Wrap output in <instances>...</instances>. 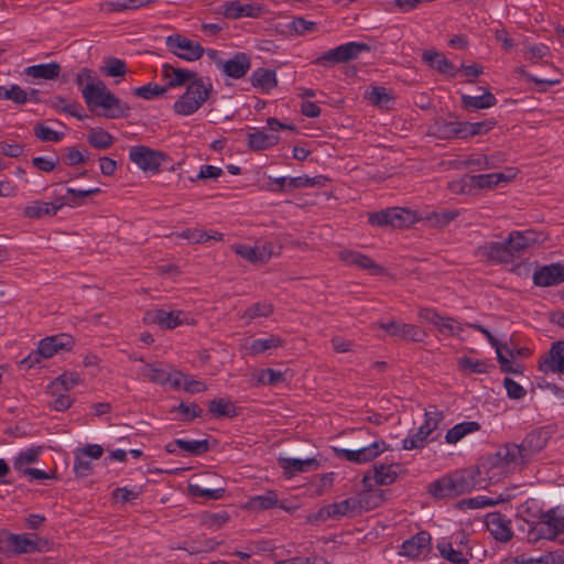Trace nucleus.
<instances>
[{
  "mask_svg": "<svg viewBox=\"0 0 564 564\" xmlns=\"http://www.w3.org/2000/svg\"><path fill=\"white\" fill-rule=\"evenodd\" d=\"M544 238L543 232L535 230H513L503 242H486L478 248V251L488 260L498 263H510L513 262L516 257L522 256L531 246L543 242Z\"/></svg>",
  "mask_w": 564,
  "mask_h": 564,
  "instance_id": "obj_1",
  "label": "nucleus"
},
{
  "mask_svg": "<svg viewBox=\"0 0 564 564\" xmlns=\"http://www.w3.org/2000/svg\"><path fill=\"white\" fill-rule=\"evenodd\" d=\"M479 470L475 466L456 470L452 475H445L429 486V492L437 499L453 498L468 494L476 488H486Z\"/></svg>",
  "mask_w": 564,
  "mask_h": 564,
  "instance_id": "obj_2",
  "label": "nucleus"
},
{
  "mask_svg": "<svg viewBox=\"0 0 564 564\" xmlns=\"http://www.w3.org/2000/svg\"><path fill=\"white\" fill-rule=\"evenodd\" d=\"M82 95L90 111L101 108L102 111L97 112L99 116L107 119H127L130 116L131 107L117 97L102 80L85 86Z\"/></svg>",
  "mask_w": 564,
  "mask_h": 564,
  "instance_id": "obj_3",
  "label": "nucleus"
},
{
  "mask_svg": "<svg viewBox=\"0 0 564 564\" xmlns=\"http://www.w3.org/2000/svg\"><path fill=\"white\" fill-rule=\"evenodd\" d=\"M552 436L551 426H540L529 432L520 444L508 443L511 448L510 459L518 460V467L528 466L534 457L546 447Z\"/></svg>",
  "mask_w": 564,
  "mask_h": 564,
  "instance_id": "obj_4",
  "label": "nucleus"
},
{
  "mask_svg": "<svg viewBox=\"0 0 564 564\" xmlns=\"http://www.w3.org/2000/svg\"><path fill=\"white\" fill-rule=\"evenodd\" d=\"M511 448L506 443L499 451L492 454H486L478 459L476 469L479 470L480 477L486 486L497 484L508 474L509 466L513 464L518 466L517 459H510Z\"/></svg>",
  "mask_w": 564,
  "mask_h": 564,
  "instance_id": "obj_5",
  "label": "nucleus"
},
{
  "mask_svg": "<svg viewBox=\"0 0 564 564\" xmlns=\"http://www.w3.org/2000/svg\"><path fill=\"white\" fill-rule=\"evenodd\" d=\"M74 345V338L68 334H57L45 337L40 340L37 349L23 358L19 362V366L20 368L30 369L41 364L42 359H48L61 350H72Z\"/></svg>",
  "mask_w": 564,
  "mask_h": 564,
  "instance_id": "obj_6",
  "label": "nucleus"
},
{
  "mask_svg": "<svg viewBox=\"0 0 564 564\" xmlns=\"http://www.w3.org/2000/svg\"><path fill=\"white\" fill-rule=\"evenodd\" d=\"M419 220H423L422 216H419L417 212L406 207H388L379 212L369 214L368 223L375 227H387L403 229L415 224Z\"/></svg>",
  "mask_w": 564,
  "mask_h": 564,
  "instance_id": "obj_7",
  "label": "nucleus"
},
{
  "mask_svg": "<svg viewBox=\"0 0 564 564\" xmlns=\"http://www.w3.org/2000/svg\"><path fill=\"white\" fill-rule=\"evenodd\" d=\"M129 160L143 172L156 174L161 172V165L169 160V155L147 145H134L129 150Z\"/></svg>",
  "mask_w": 564,
  "mask_h": 564,
  "instance_id": "obj_8",
  "label": "nucleus"
},
{
  "mask_svg": "<svg viewBox=\"0 0 564 564\" xmlns=\"http://www.w3.org/2000/svg\"><path fill=\"white\" fill-rule=\"evenodd\" d=\"M370 50L371 47L369 44L348 42L326 51L314 61V64L325 67L333 66L338 63L355 59L361 52H369Z\"/></svg>",
  "mask_w": 564,
  "mask_h": 564,
  "instance_id": "obj_9",
  "label": "nucleus"
},
{
  "mask_svg": "<svg viewBox=\"0 0 564 564\" xmlns=\"http://www.w3.org/2000/svg\"><path fill=\"white\" fill-rule=\"evenodd\" d=\"M425 420L423 425L419 427V430L409 434L406 438L402 441V449L412 451L424 447V443L427 437L438 427V424L444 419V413L442 411H426Z\"/></svg>",
  "mask_w": 564,
  "mask_h": 564,
  "instance_id": "obj_10",
  "label": "nucleus"
},
{
  "mask_svg": "<svg viewBox=\"0 0 564 564\" xmlns=\"http://www.w3.org/2000/svg\"><path fill=\"white\" fill-rule=\"evenodd\" d=\"M426 134L438 140L464 139L463 121L453 112L447 117H435L429 124Z\"/></svg>",
  "mask_w": 564,
  "mask_h": 564,
  "instance_id": "obj_11",
  "label": "nucleus"
},
{
  "mask_svg": "<svg viewBox=\"0 0 564 564\" xmlns=\"http://www.w3.org/2000/svg\"><path fill=\"white\" fill-rule=\"evenodd\" d=\"M388 449H390V446L387 445L384 441H375L370 445L361 446L356 449L333 448L337 458L346 459L355 464L369 463Z\"/></svg>",
  "mask_w": 564,
  "mask_h": 564,
  "instance_id": "obj_12",
  "label": "nucleus"
},
{
  "mask_svg": "<svg viewBox=\"0 0 564 564\" xmlns=\"http://www.w3.org/2000/svg\"><path fill=\"white\" fill-rule=\"evenodd\" d=\"M165 43L171 53L184 61H197L205 53V48L198 42H194L181 34L167 36Z\"/></svg>",
  "mask_w": 564,
  "mask_h": 564,
  "instance_id": "obj_13",
  "label": "nucleus"
},
{
  "mask_svg": "<svg viewBox=\"0 0 564 564\" xmlns=\"http://www.w3.org/2000/svg\"><path fill=\"white\" fill-rule=\"evenodd\" d=\"M377 325L380 329L384 330L388 336L404 340L422 343L426 337V333L419 326L400 323L394 319L388 322L379 321Z\"/></svg>",
  "mask_w": 564,
  "mask_h": 564,
  "instance_id": "obj_14",
  "label": "nucleus"
},
{
  "mask_svg": "<svg viewBox=\"0 0 564 564\" xmlns=\"http://www.w3.org/2000/svg\"><path fill=\"white\" fill-rule=\"evenodd\" d=\"M431 551V534L427 531H420L402 543L400 554L409 558H425Z\"/></svg>",
  "mask_w": 564,
  "mask_h": 564,
  "instance_id": "obj_15",
  "label": "nucleus"
},
{
  "mask_svg": "<svg viewBox=\"0 0 564 564\" xmlns=\"http://www.w3.org/2000/svg\"><path fill=\"white\" fill-rule=\"evenodd\" d=\"M539 370L547 372H560L564 375V340L552 343L547 352L539 359Z\"/></svg>",
  "mask_w": 564,
  "mask_h": 564,
  "instance_id": "obj_16",
  "label": "nucleus"
},
{
  "mask_svg": "<svg viewBox=\"0 0 564 564\" xmlns=\"http://www.w3.org/2000/svg\"><path fill=\"white\" fill-rule=\"evenodd\" d=\"M485 524L494 539L499 542L506 543L513 536L510 519H507V517L499 511L487 513Z\"/></svg>",
  "mask_w": 564,
  "mask_h": 564,
  "instance_id": "obj_17",
  "label": "nucleus"
},
{
  "mask_svg": "<svg viewBox=\"0 0 564 564\" xmlns=\"http://www.w3.org/2000/svg\"><path fill=\"white\" fill-rule=\"evenodd\" d=\"M338 257L345 263L367 270L372 275H382L386 272L382 265L376 263L370 257L359 251L343 249L339 251Z\"/></svg>",
  "mask_w": 564,
  "mask_h": 564,
  "instance_id": "obj_18",
  "label": "nucleus"
},
{
  "mask_svg": "<svg viewBox=\"0 0 564 564\" xmlns=\"http://www.w3.org/2000/svg\"><path fill=\"white\" fill-rule=\"evenodd\" d=\"M221 9L224 17L230 20L259 18L263 13V8L260 4L241 3L237 0L224 2Z\"/></svg>",
  "mask_w": 564,
  "mask_h": 564,
  "instance_id": "obj_19",
  "label": "nucleus"
},
{
  "mask_svg": "<svg viewBox=\"0 0 564 564\" xmlns=\"http://www.w3.org/2000/svg\"><path fill=\"white\" fill-rule=\"evenodd\" d=\"M562 282H564V264L561 262L543 265L533 273V283L536 286L546 288Z\"/></svg>",
  "mask_w": 564,
  "mask_h": 564,
  "instance_id": "obj_20",
  "label": "nucleus"
},
{
  "mask_svg": "<svg viewBox=\"0 0 564 564\" xmlns=\"http://www.w3.org/2000/svg\"><path fill=\"white\" fill-rule=\"evenodd\" d=\"M422 61L430 68L435 69L440 74L447 75L448 77H456L458 69L453 62L436 50H426L422 53Z\"/></svg>",
  "mask_w": 564,
  "mask_h": 564,
  "instance_id": "obj_21",
  "label": "nucleus"
},
{
  "mask_svg": "<svg viewBox=\"0 0 564 564\" xmlns=\"http://www.w3.org/2000/svg\"><path fill=\"white\" fill-rule=\"evenodd\" d=\"M251 67L250 56L243 52L236 53L231 58L221 64L220 70L230 78H242Z\"/></svg>",
  "mask_w": 564,
  "mask_h": 564,
  "instance_id": "obj_22",
  "label": "nucleus"
},
{
  "mask_svg": "<svg viewBox=\"0 0 564 564\" xmlns=\"http://www.w3.org/2000/svg\"><path fill=\"white\" fill-rule=\"evenodd\" d=\"M182 311L166 312L164 310H153L145 313L144 321L147 323L158 324L165 329H173L183 324Z\"/></svg>",
  "mask_w": 564,
  "mask_h": 564,
  "instance_id": "obj_23",
  "label": "nucleus"
},
{
  "mask_svg": "<svg viewBox=\"0 0 564 564\" xmlns=\"http://www.w3.org/2000/svg\"><path fill=\"white\" fill-rule=\"evenodd\" d=\"M162 75L164 78L170 79L165 85L169 90L173 87L184 86L187 83L189 84L198 74L186 68L174 67L166 63L162 66Z\"/></svg>",
  "mask_w": 564,
  "mask_h": 564,
  "instance_id": "obj_24",
  "label": "nucleus"
},
{
  "mask_svg": "<svg viewBox=\"0 0 564 564\" xmlns=\"http://www.w3.org/2000/svg\"><path fill=\"white\" fill-rule=\"evenodd\" d=\"M192 89L186 88L185 93L182 94L173 105V110L176 115L191 116L195 113L204 102H206V95L199 97V100L192 96Z\"/></svg>",
  "mask_w": 564,
  "mask_h": 564,
  "instance_id": "obj_25",
  "label": "nucleus"
},
{
  "mask_svg": "<svg viewBox=\"0 0 564 564\" xmlns=\"http://www.w3.org/2000/svg\"><path fill=\"white\" fill-rule=\"evenodd\" d=\"M251 85L260 89L261 93L268 94L278 86L276 74L274 69L259 67L250 75Z\"/></svg>",
  "mask_w": 564,
  "mask_h": 564,
  "instance_id": "obj_26",
  "label": "nucleus"
},
{
  "mask_svg": "<svg viewBox=\"0 0 564 564\" xmlns=\"http://www.w3.org/2000/svg\"><path fill=\"white\" fill-rule=\"evenodd\" d=\"M279 465L284 469V475L291 477L295 473L315 470L319 463L314 457L306 459L281 457Z\"/></svg>",
  "mask_w": 564,
  "mask_h": 564,
  "instance_id": "obj_27",
  "label": "nucleus"
},
{
  "mask_svg": "<svg viewBox=\"0 0 564 564\" xmlns=\"http://www.w3.org/2000/svg\"><path fill=\"white\" fill-rule=\"evenodd\" d=\"M62 67L57 62L31 65L24 68V74L35 79L53 80L59 77Z\"/></svg>",
  "mask_w": 564,
  "mask_h": 564,
  "instance_id": "obj_28",
  "label": "nucleus"
},
{
  "mask_svg": "<svg viewBox=\"0 0 564 564\" xmlns=\"http://www.w3.org/2000/svg\"><path fill=\"white\" fill-rule=\"evenodd\" d=\"M209 487H203L199 484H188L187 491L188 495L194 498H204L205 500H219L224 498L226 494V488L224 486H219L218 482H212Z\"/></svg>",
  "mask_w": 564,
  "mask_h": 564,
  "instance_id": "obj_29",
  "label": "nucleus"
},
{
  "mask_svg": "<svg viewBox=\"0 0 564 564\" xmlns=\"http://www.w3.org/2000/svg\"><path fill=\"white\" fill-rule=\"evenodd\" d=\"M484 94L481 96H469V95H463L462 100V107L464 109H488L494 107L497 104L496 96L487 88H482Z\"/></svg>",
  "mask_w": 564,
  "mask_h": 564,
  "instance_id": "obj_30",
  "label": "nucleus"
},
{
  "mask_svg": "<svg viewBox=\"0 0 564 564\" xmlns=\"http://www.w3.org/2000/svg\"><path fill=\"white\" fill-rule=\"evenodd\" d=\"M175 444L178 446L180 449L184 451L189 456H202L205 453L209 452L217 444V441L214 440L213 444H210L208 438H205V440L176 438Z\"/></svg>",
  "mask_w": 564,
  "mask_h": 564,
  "instance_id": "obj_31",
  "label": "nucleus"
},
{
  "mask_svg": "<svg viewBox=\"0 0 564 564\" xmlns=\"http://www.w3.org/2000/svg\"><path fill=\"white\" fill-rule=\"evenodd\" d=\"M280 141L278 134H270L263 130L248 133V147L253 151H262L276 145Z\"/></svg>",
  "mask_w": 564,
  "mask_h": 564,
  "instance_id": "obj_32",
  "label": "nucleus"
},
{
  "mask_svg": "<svg viewBox=\"0 0 564 564\" xmlns=\"http://www.w3.org/2000/svg\"><path fill=\"white\" fill-rule=\"evenodd\" d=\"M209 413L216 417H235L238 415L236 405L228 398H215L208 402Z\"/></svg>",
  "mask_w": 564,
  "mask_h": 564,
  "instance_id": "obj_33",
  "label": "nucleus"
},
{
  "mask_svg": "<svg viewBox=\"0 0 564 564\" xmlns=\"http://www.w3.org/2000/svg\"><path fill=\"white\" fill-rule=\"evenodd\" d=\"M480 430V424L476 421H466L454 425L446 432L445 441L448 444H456L466 435Z\"/></svg>",
  "mask_w": 564,
  "mask_h": 564,
  "instance_id": "obj_34",
  "label": "nucleus"
},
{
  "mask_svg": "<svg viewBox=\"0 0 564 564\" xmlns=\"http://www.w3.org/2000/svg\"><path fill=\"white\" fill-rule=\"evenodd\" d=\"M80 381V376L77 372L65 371L55 378L47 387L48 392L55 395L58 391L67 392Z\"/></svg>",
  "mask_w": 564,
  "mask_h": 564,
  "instance_id": "obj_35",
  "label": "nucleus"
},
{
  "mask_svg": "<svg viewBox=\"0 0 564 564\" xmlns=\"http://www.w3.org/2000/svg\"><path fill=\"white\" fill-rule=\"evenodd\" d=\"M541 539L556 541L551 523L539 518L528 531V541L535 543Z\"/></svg>",
  "mask_w": 564,
  "mask_h": 564,
  "instance_id": "obj_36",
  "label": "nucleus"
},
{
  "mask_svg": "<svg viewBox=\"0 0 564 564\" xmlns=\"http://www.w3.org/2000/svg\"><path fill=\"white\" fill-rule=\"evenodd\" d=\"M362 484L365 490L357 495L358 501H360V512L369 511L378 508L380 506V500L373 496L371 492V477L369 475H364Z\"/></svg>",
  "mask_w": 564,
  "mask_h": 564,
  "instance_id": "obj_37",
  "label": "nucleus"
},
{
  "mask_svg": "<svg viewBox=\"0 0 564 564\" xmlns=\"http://www.w3.org/2000/svg\"><path fill=\"white\" fill-rule=\"evenodd\" d=\"M285 344V339L279 335H270L267 338L253 339L249 350L251 355H259L269 349L282 347Z\"/></svg>",
  "mask_w": 564,
  "mask_h": 564,
  "instance_id": "obj_38",
  "label": "nucleus"
},
{
  "mask_svg": "<svg viewBox=\"0 0 564 564\" xmlns=\"http://www.w3.org/2000/svg\"><path fill=\"white\" fill-rule=\"evenodd\" d=\"M496 124L497 120L495 118H489L474 123L463 121L464 139L485 134L494 129Z\"/></svg>",
  "mask_w": 564,
  "mask_h": 564,
  "instance_id": "obj_39",
  "label": "nucleus"
},
{
  "mask_svg": "<svg viewBox=\"0 0 564 564\" xmlns=\"http://www.w3.org/2000/svg\"><path fill=\"white\" fill-rule=\"evenodd\" d=\"M505 499L500 495L498 499H492L486 496H477L473 498L462 499L456 503V508L460 510L465 509H479L484 507H494L500 502H503Z\"/></svg>",
  "mask_w": 564,
  "mask_h": 564,
  "instance_id": "obj_40",
  "label": "nucleus"
},
{
  "mask_svg": "<svg viewBox=\"0 0 564 564\" xmlns=\"http://www.w3.org/2000/svg\"><path fill=\"white\" fill-rule=\"evenodd\" d=\"M42 452V446H34L20 452L13 459V468L18 471H21L23 468H28L26 465L37 463Z\"/></svg>",
  "mask_w": 564,
  "mask_h": 564,
  "instance_id": "obj_41",
  "label": "nucleus"
},
{
  "mask_svg": "<svg viewBox=\"0 0 564 564\" xmlns=\"http://www.w3.org/2000/svg\"><path fill=\"white\" fill-rule=\"evenodd\" d=\"M232 249L236 254L250 261L251 263H264L270 259L269 253H260V249L249 245H234Z\"/></svg>",
  "mask_w": 564,
  "mask_h": 564,
  "instance_id": "obj_42",
  "label": "nucleus"
},
{
  "mask_svg": "<svg viewBox=\"0 0 564 564\" xmlns=\"http://www.w3.org/2000/svg\"><path fill=\"white\" fill-rule=\"evenodd\" d=\"M555 553L546 552L539 557H529L520 554L514 557L503 558L499 564H555Z\"/></svg>",
  "mask_w": 564,
  "mask_h": 564,
  "instance_id": "obj_43",
  "label": "nucleus"
},
{
  "mask_svg": "<svg viewBox=\"0 0 564 564\" xmlns=\"http://www.w3.org/2000/svg\"><path fill=\"white\" fill-rule=\"evenodd\" d=\"M87 142L95 149L107 150L113 144L115 138L108 131L98 128L93 129L89 132L87 135Z\"/></svg>",
  "mask_w": 564,
  "mask_h": 564,
  "instance_id": "obj_44",
  "label": "nucleus"
},
{
  "mask_svg": "<svg viewBox=\"0 0 564 564\" xmlns=\"http://www.w3.org/2000/svg\"><path fill=\"white\" fill-rule=\"evenodd\" d=\"M366 98L379 108H389V105L394 100V97L386 87L373 86L370 91L366 93Z\"/></svg>",
  "mask_w": 564,
  "mask_h": 564,
  "instance_id": "obj_45",
  "label": "nucleus"
},
{
  "mask_svg": "<svg viewBox=\"0 0 564 564\" xmlns=\"http://www.w3.org/2000/svg\"><path fill=\"white\" fill-rule=\"evenodd\" d=\"M393 466H394V464H391V465L375 464L373 465V471H375L373 478H375L376 485L387 486V485L393 484L397 480L398 474L395 470L392 469Z\"/></svg>",
  "mask_w": 564,
  "mask_h": 564,
  "instance_id": "obj_46",
  "label": "nucleus"
},
{
  "mask_svg": "<svg viewBox=\"0 0 564 564\" xmlns=\"http://www.w3.org/2000/svg\"><path fill=\"white\" fill-rule=\"evenodd\" d=\"M170 413H180L182 415L181 416V421H183V422H192L195 419L202 416L203 410L195 402H192V403L181 402L180 404L174 405L170 410Z\"/></svg>",
  "mask_w": 564,
  "mask_h": 564,
  "instance_id": "obj_47",
  "label": "nucleus"
},
{
  "mask_svg": "<svg viewBox=\"0 0 564 564\" xmlns=\"http://www.w3.org/2000/svg\"><path fill=\"white\" fill-rule=\"evenodd\" d=\"M23 215L28 218L39 219L44 216H55L54 207L48 202L35 200L24 208Z\"/></svg>",
  "mask_w": 564,
  "mask_h": 564,
  "instance_id": "obj_48",
  "label": "nucleus"
},
{
  "mask_svg": "<svg viewBox=\"0 0 564 564\" xmlns=\"http://www.w3.org/2000/svg\"><path fill=\"white\" fill-rule=\"evenodd\" d=\"M458 215V210L446 209L441 213L432 212L429 213L425 217H423V220L431 223V225L435 228H444L451 221H453Z\"/></svg>",
  "mask_w": 564,
  "mask_h": 564,
  "instance_id": "obj_49",
  "label": "nucleus"
},
{
  "mask_svg": "<svg viewBox=\"0 0 564 564\" xmlns=\"http://www.w3.org/2000/svg\"><path fill=\"white\" fill-rule=\"evenodd\" d=\"M436 547L440 551L441 556L453 564H468L469 562L460 551L453 549L451 542H438Z\"/></svg>",
  "mask_w": 564,
  "mask_h": 564,
  "instance_id": "obj_50",
  "label": "nucleus"
},
{
  "mask_svg": "<svg viewBox=\"0 0 564 564\" xmlns=\"http://www.w3.org/2000/svg\"><path fill=\"white\" fill-rule=\"evenodd\" d=\"M186 88L192 89V96H195L198 100L199 97H204V93L206 95V101L209 99L212 93H213V84L210 79L207 77L206 80L197 75L188 85Z\"/></svg>",
  "mask_w": 564,
  "mask_h": 564,
  "instance_id": "obj_51",
  "label": "nucleus"
},
{
  "mask_svg": "<svg viewBox=\"0 0 564 564\" xmlns=\"http://www.w3.org/2000/svg\"><path fill=\"white\" fill-rule=\"evenodd\" d=\"M105 65L100 70L110 77H123L127 73V64L124 61L117 57L105 58Z\"/></svg>",
  "mask_w": 564,
  "mask_h": 564,
  "instance_id": "obj_52",
  "label": "nucleus"
},
{
  "mask_svg": "<svg viewBox=\"0 0 564 564\" xmlns=\"http://www.w3.org/2000/svg\"><path fill=\"white\" fill-rule=\"evenodd\" d=\"M167 91V87L160 86L155 83H148L143 86L137 87L132 90V94L139 98L145 100H152L153 98L163 95Z\"/></svg>",
  "mask_w": 564,
  "mask_h": 564,
  "instance_id": "obj_53",
  "label": "nucleus"
},
{
  "mask_svg": "<svg viewBox=\"0 0 564 564\" xmlns=\"http://www.w3.org/2000/svg\"><path fill=\"white\" fill-rule=\"evenodd\" d=\"M278 505V495L274 490H269L264 495L254 496L250 499L249 506L258 510H268Z\"/></svg>",
  "mask_w": 564,
  "mask_h": 564,
  "instance_id": "obj_54",
  "label": "nucleus"
},
{
  "mask_svg": "<svg viewBox=\"0 0 564 564\" xmlns=\"http://www.w3.org/2000/svg\"><path fill=\"white\" fill-rule=\"evenodd\" d=\"M66 193L68 195L69 207H78L85 204L87 197L100 194L101 189L99 187L90 189H75L69 187Z\"/></svg>",
  "mask_w": 564,
  "mask_h": 564,
  "instance_id": "obj_55",
  "label": "nucleus"
},
{
  "mask_svg": "<svg viewBox=\"0 0 564 564\" xmlns=\"http://www.w3.org/2000/svg\"><path fill=\"white\" fill-rule=\"evenodd\" d=\"M458 367L463 371H469L471 373H487L488 365L484 360H474L467 356L458 359Z\"/></svg>",
  "mask_w": 564,
  "mask_h": 564,
  "instance_id": "obj_56",
  "label": "nucleus"
},
{
  "mask_svg": "<svg viewBox=\"0 0 564 564\" xmlns=\"http://www.w3.org/2000/svg\"><path fill=\"white\" fill-rule=\"evenodd\" d=\"M33 130H34V135L43 142H48V141L58 142L64 137L63 132H57V131L51 129L50 127L43 124L42 122H37L34 126Z\"/></svg>",
  "mask_w": 564,
  "mask_h": 564,
  "instance_id": "obj_57",
  "label": "nucleus"
},
{
  "mask_svg": "<svg viewBox=\"0 0 564 564\" xmlns=\"http://www.w3.org/2000/svg\"><path fill=\"white\" fill-rule=\"evenodd\" d=\"M316 22L307 21L302 17L294 18L288 24L289 30L293 31L297 35H304L307 32H313L316 30Z\"/></svg>",
  "mask_w": 564,
  "mask_h": 564,
  "instance_id": "obj_58",
  "label": "nucleus"
},
{
  "mask_svg": "<svg viewBox=\"0 0 564 564\" xmlns=\"http://www.w3.org/2000/svg\"><path fill=\"white\" fill-rule=\"evenodd\" d=\"M359 503H360V501H358L357 496L347 498V499L338 502L341 517L352 518V517L361 514Z\"/></svg>",
  "mask_w": 564,
  "mask_h": 564,
  "instance_id": "obj_59",
  "label": "nucleus"
},
{
  "mask_svg": "<svg viewBox=\"0 0 564 564\" xmlns=\"http://www.w3.org/2000/svg\"><path fill=\"white\" fill-rule=\"evenodd\" d=\"M143 373L154 383L164 384L170 381V373L152 364L147 365Z\"/></svg>",
  "mask_w": 564,
  "mask_h": 564,
  "instance_id": "obj_60",
  "label": "nucleus"
},
{
  "mask_svg": "<svg viewBox=\"0 0 564 564\" xmlns=\"http://www.w3.org/2000/svg\"><path fill=\"white\" fill-rule=\"evenodd\" d=\"M503 387L507 391V395L511 400H520L525 397V389L513 379L506 377L503 379Z\"/></svg>",
  "mask_w": 564,
  "mask_h": 564,
  "instance_id": "obj_61",
  "label": "nucleus"
},
{
  "mask_svg": "<svg viewBox=\"0 0 564 564\" xmlns=\"http://www.w3.org/2000/svg\"><path fill=\"white\" fill-rule=\"evenodd\" d=\"M99 80L101 79L98 78L95 72L88 67L80 68L75 78V83L80 88V91L85 86H88L90 84L95 85Z\"/></svg>",
  "mask_w": 564,
  "mask_h": 564,
  "instance_id": "obj_62",
  "label": "nucleus"
},
{
  "mask_svg": "<svg viewBox=\"0 0 564 564\" xmlns=\"http://www.w3.org/2000/svg\"><path fill=\"white\" fill-rule=\"evenodd\" d=\"M468 181L473 185V189H484V188H492L495 185V180L492 173L489 174H476L469 175Z\"/></svg>",
  "mask_w": 564,
  "mask_h": 564,
  "instance_id": "obj_63",
  "label": "nucleus"
},
{
  "mask_svg": "<svg viewBox=\"0 0 564 564\" xmlns=\"http://www.w3.org/2000/svg\"><path fill=\"white\" fill-rule=\"evenodd\" d=\"M91 470H93L91 462L88 459H85L84 455L76 452L75 453V462H74V473H75L76 477H80V478L87 477L88 475H90Z\"/></svg>",
  "mask_w": 564,
  "mask_h": 564,
  "instance_id": "obj_64",
  "label": "nucleus"
}]
</instances>
